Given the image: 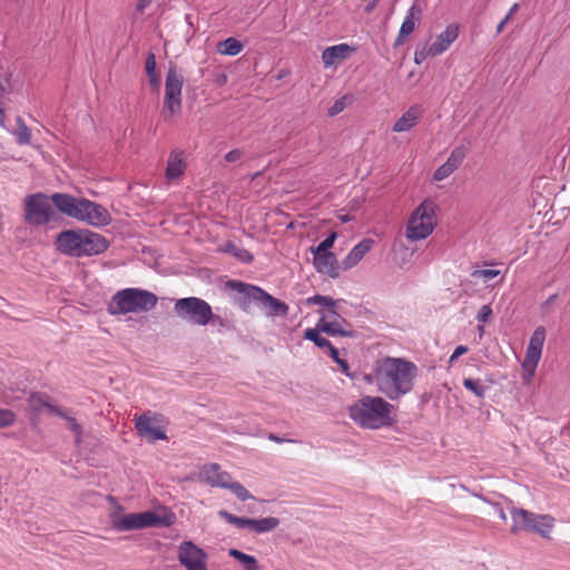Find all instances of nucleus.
Masks as SVG:
<instances>
[{
	"label": "nucleus",
	"instance_id": "f257e3e1",
	"mask_svg": "<svg viewBox=\"0 0 570 570\" xmlns=\"http://www.w3.org/2000/svg\"><path fill=\"white\" fill-rule=\"evenodd\" d=\"M416 375L417 367L412 362L387 356L375 363L373 381L379 392L396 401L412 391Z\"/></svg>",
	"mask_w": 570,
	"mask_h": 570
},
{
	"label": "nucleus",
	"instance_id": "f03ea898",
	"mask_svg": "<svg viewBox=\"0 0 570 570\" xmlns=\"http://www.w3.org/2000/svg\"><path fill=\"white\" fill-rule=\"evenodd\" d=\"M394 406L381 396L365 395L347 409L350 419L360 428L379 430L393 424Z\"/></svg>",
	"mask_w": 570,
	"mask_h": 570
},
{
	"label": "nucleus",
	"instance_id": "7ed1b4c3",
	"mask_svg": "<svg viewBox=\"0 0 570 570\" xmlns=\"http://www.w3.org/2000/svg\"><path fill=\"white\" fill-rule=\"evenodd\" d=\"M52 200L61 214L88 225L104 227L111 222V216L104 206L87 198L55 193Z\"/></svg>",
	"mask_w": 570,
	"mask_h": 570
},
{
	"label": "nucleus",
	"instance_id": "20e7f679",
	"mask_svg": "<svg viewBox=\"0 0 570 570\" xmlns=\"http://www.w3.org/2000/svg\"><path fill=\"white\" fill-rule=\"evenodd\" d=\"M108 245L102 235L89 229L65 230L56 239L57 249L72 257L99 255Z\"/></svg>",
	"mask_w": 570,
	"mask_h": 570
},
{
	"label": "nucleus",
	"instance_id": "39448f33",
	"mask_svg": "<svg viewBox=\"0 0 570 570\" xmlns=\"http://www.w3.org/2000/svg\"><path fill=\"white\" fill-rule=\"evenodd\" d=\"M227 286L237 292L236 303L245 312H248L250 305L255 303L265 309L267 316H286L288 313V306L285 303L273 297L258 286L239 281H229Z\"/></svg>",
	"mask_w": 570,
	"mask_h": 570
},
{
	"label": "nucleus",
	"instance_id": "423d86ee",
	"mask_svg": "<svg viewBox=\"0 0 570 570\" xmlns=\"http://www.w3.org/2000/svg\"><path fill=\"white\" fill-rule=\"evenodd\" d=\"M158 302L157 296L146 289L125 288L118 291L108 305L111 315L144 313L153 309Z\"/></svg>",
	"mask_w": 570,
	"mask_h": 570
},
{
	"label": "nucleus",
	"instance_id": "0eeeda50",
	"mask_svg": "<svg viewBox=\"0 0 570 570\" xmlns=\"http://www.w3.org/2000/svg\"><path fill=\"white\" fill-rule=\"evenodd\" d=\"M436 210L438 205L432 199L423 200L407 219L406 238L412 242L428 238L438 224Z\"/></svg>",
	"mask_w": 570,
	"mask_h": 570
},
{
	"label": "nucleus",
	"instance_id": "6e6552de",
	"mask_svg": "<svg viewBox=\"0 0 570 570\" xmlns=\"http://www.w3.org/2000/svg\"><path fill=\"white\" fill-rule=\"evenodd\" d=\"M174 311L180 320L193 325L205 326L214 320L222 323V318L214 315L212 306L199 297L177 299Z\"/></svg>",
	"mask_w": 570,
	"mask_h": 570
},
{
	"label": "nucleus",
	"instance_id": "1a4fd4ad",
	"mask_svg": "<svg viewBox=\"0 0 570 570\" xmlns=\"http://www.w3.org/2000/svg\"><path fill=\"white\" fill-rule=\"evenodd\" d=\"M512 527L511 532L520 531L535 532L542 538H549L554 525V519L549 514H535L525 509L511 510Z\"/></svg>",
	"mask_w": 570,
	"mask_h": 570
},
{
	"label": "nucleus",
	"instance_id": "9d476101",
	"mask_svg": "<svg viewBox=\"0 0 570 570\" xmlns=\"http://www.w3.org/2000/svg\"><path fill=\"white\" fill-rule=\"evenodd\" d=\"M52 195L42 193L29 195L24 200V220L29 225L41 226L56 218Z\"/></svg>",
	"mask_w": 570,
	"mask_h": 570
},
{
	"label": "nucleus",
	"instance_id": "9b49d317",
	"mask_svg": "<svg viewBox=\"0 0 570 570\" xmlns=\"http://www.w3.org/2000/svg\"><path fill=\"white\" fill-rule=\"evenodd\" d=\"M184 78L175 66H170L166 76L165 98L163 116L166 120L180 114L181 111V90Z\"/></svg>",
	"mask_w": 570,
	"mask_h": 570
},
{
	"label": "nucleus",
	"instance_id": "f8f14e48",
	"mask_svg": "<svg viewBox=\"0 0 570 570\" xmlns=\"http://www.w3.org/2000/svg\"><path fill=\"white\" fill-rule=\"evenodd\" d=\"M159 523V517L151 511L129 514L115 513L111 515V525L118 531L144 529L158 525Z\"/></svg>",
	"mask_w": 570,
	"mask_h": 570
},
{
	"label": "nucleus",
	"instance_id": "ddd939ff",
	"mask_svg": "<svg viewBox=\"0 0 570 570\" xmlns=\"http://www.w3.org/2000/svg\"><path fill=\"white\" fill-rule=\"evenodd\" d=\"M207 553L191 541L178 547V560L186 570H207Z\"/></svg>",
	"mask_w": 570,
	"mask_h": 570
},
{
	"label": "nucleus",
	"instance_id": "4468645a",
	"mask_svg": "<svg viewBox=\"0 0 570 570\" xmlns=\"http://www.w3.org/2000/svg\"><path fill=\"white\" fill-rule=\"evenodd\" d=\"M348 327L350 325L347 322L336 312L335 308L322 312L321 318L317 322V328L332 336H352L353 332Z\"/></svg>",
	"mask_w": 570,
	"mask_h": 570
},
{
	"label": "nucleus",
	"instance_id": "2eb2a0df",
	"mask_svg": "<svg viewBox=\"0 0 570 570\" xmlns=\"http://www.w3.org/2000/svg\"><path fill=\"white\" fill-rule=\"evenodd\" d=\"M134 421L137 433L149 442L167 439L166 433L155 425L153 419L147 414L136 415Z\"/></svg>",
	"mask_w": 570,
	"mask_h": 570
},
{
	"label": "nucleus",
	"instance_id": "dca6fc26",
	"mask_svg": "<svg viewBox=\"0 0 570 570\" xmlns=\"http://www.w3.org/2000/svg\"><path fill=\"white\" fill-rule=\"evenodd\" d=\"M422 8L419 3H413L409 9L404 21L401 24L394 47L403 45L406 38L414 31L416 23L421 20Z\"/></svg>",
	"mask_w": 570,
	"mask_h": 570
},
{
	"label": "nucleus",
	"instance_id": "f3484780",
	"mask_svg": "<svg viewBox=\"0 0 570 570\" xmlns=\"http://www.w3.org/2000/svg\"><path fill=\"white\" fill-rule=\"evenodd\" d=\"M460 27L458 23L449 24L443 32H441L435 41L430 46V52L433 56H440L445 52L450 46L458 39Z\"/></svg>",
	"mask_w": 570,
	"mask_h": 570
},
{
	"label": "nucleus",
	"instance_id": "a211bd4d",
	"mask_svg": "<svg viewBox=\"0 0 570 570\" xmlns=\"http://www.w3.org/2000/svg\"><path fill=\"white\" fill-rule=\"evenodd\" d=\"M199 480L212 487L223 488L230 480V475L222 471L217 463H209L200 469Z\"/></svg>",
	"mask_w": 570,
	"mask_h": 570
},
{
	"label": "nucleus",
	"instance_id": "6ab92c4d",
	"mask_svg": "<svg viewBox=\"0 0 570 570\" xmlns=\"http://www.w3.org/2000/svg\"><path fill=\"white\" fill-rule=\"evenodd\" d=\"M374 240L365 238L355 245L347 256L343 259L342 264L344 269H350L356 266L362 258L372 249Z\"/></svg>",
	"mask_w": 570,
	"mask_h": 570
},
{
	"label": "nucleus",
	"instance_id": "aec40b11",
	"mask_svg": "<svg viewBox=\"0 0 570 570\" xmlns=\"http://www.w3.org/2000/svg\"><path fill=\"white\" fill-rule=\"evenodd\" d=\"M314 264L318 272L327 274L332 278L338 277L337 259L333 253H313Z\"/></svg>",
	"mask_w": 570,
	"mask_h": 570
},
{
	"label": "nucleus",
	"instance_id": "412c9836",
	"mask_svg": "<svg viewBox=\"0 0 570 570\" xmlns=\"http://www.w3.org/2000/svg\"><path fill=\"white\" fill-rule=\"evenodd\" d=\"M421 117L422 108L412 106L395 121L392 129L395 132L409 131L416 126Z\"/></svg>",
	"mask_w": 570,
	"mask_h": 570
},
{
	"label": "nucleus",
	"instance_id": "4be33fe9",
	"mask_svg": "<svg viewBox=\"0 0 570 570\" xmlns=\"http://www.w3.org/2000/svg\"><path fill=\"white\" fill-rule=\"evenodd\" d=\"M542 352L534 348H527L524 361L522 362V380L524 383H530L534 376L535 368L541 358Z\"/></svg>",
	"mask_w": 570,
	"mask_h": 570
},
{
	"label": "nucleus",
	"instance_id": "5701e85b",
	"mask_svg": "<svg viewBox=\"0 0 570 570\" xmlns=\"http://www.w3.org/2000/svg\"><path fill=\"white\" fill-rule=\"evenodd\" d=\"M185 167L183 153L179 150L171 151L167 161L166 178L168 180L177 179L184 174Z\"/></svg>",
	"mask_w": 570,
	"mask_h": 570
},
{
	"label": "nucleus",
	"instance_id": "b1692460",
	"mask_svg": "<svg viewBox=\"0 0 570 570\" xmlns=\"http://www.w3.org/2000/svg\"><path fill=\"white\" fill-rule=\"evenodd\" d=\"M351 48L346 43H341L326 48L322 53V60L325 67H331L337 61H341L347 57Z\"/></svg>",
	"mask_w": 570,
	"mask_h": 570
},
{
	"label": "nucleus",
	"instance_id": "393cba45",
	"mask_svg": "<svg viewBox=\"0 0 570 570\" xmlns=\"http://www.w3.org/2000/svg\"><path fill=\"white\" fill-rule=\"evenodd\" d=\"M29 402L30 406L36 412H41L42 410L47 409L50 413L55 415L65 416V412L60 407L51 404L49 402V397L45 394H32L30 396Z\"/></svg>",
	"mask_w": 570,
	"mask_h": 570
},
{
	"label": "nucleus",
	"instance_id": "a878e982",
	"mask_svg": "<svg viewBox=\"0 0 570 570\" xmlns=\"http://www.w3.org/2000/svg\"><path fill=\"white\" fill-rule=\"evenodd\" d=\"M219 515L226 522L236 525L238 529H248L256 533V519L236 517L225 510L219 511Z\"/></svg>",
	"mask_w": 570,
	"mask_h": 570
},
{
	"label": "nucleus",
	"instance_id": "bb28decb",
	"mask_svg": "<svg viewBox=\"0 0 570 570\" xmlns=\"http://www.w3.org/2000/svg\"><path fill=\"white\" fill-rule=\"evenodd\" d=\"M243 43L236 38H227L217 45V51L224 56H236L243 50Z\"/></svg>",
	"mask_w": 570,
	"mask_h": 570
},
{
	"label": "nucleus",
	"instance_id": "cd10ccee",
	"mask_svg": "<svg viewBox=\"0 0 570 570\" xmlns=\"http://www.w3.org/2000/svg\"><path fill=\"white\" fill-rule=\"evenodd\" d=\"M468 154V147L465 146H458L455 147L445 164L451 168V170L454 173L463 163L464 158Z\"/></svg>",
	"mask_w": 570,
	"mask_h": 570
},
{
	"label": "nucleus",
	"instance_id": "c85d7f7f",
	"mask_svg": "<svg viewBox=\"0 0 570 570\" xmlns=\"http://www.w3.org/2000/svg\"><path fill=\"white\" fill-rule=\"evenodd\" d=\"M468 154V147L465 146H458L455 147L445 164L451 168V170L454 173L463 163L464 158Z\"/></svg>",
	"mask_w": 570,
	"mask_h": 570
},
{
	"label": "nucleus",
	"instance_id": "c756f323",
	"mask_svg": "<svg viewBox=\"0 0 570 570\" xmlns=\"http://www.w3.org/2000/svg\"><path fill=\"white\" fill-rule=\"evenodd\" d=\"M468 154V147L465 146H458L455 147L445 164L451 168V170L454 173L463 163L464 158Z\"/></svg>",
	"mask_w": 570,
	"mask_h": 570
},
{
	"label": "nucleus",
	"instance_id": "7c9ffc66",
	"mask_svg": "<svg viewBox=\"0 0 570 570\" xmlns=\"http://www.w3.org/2000/svg\"><path fill=\"white\" fill-rule=\"evenodd\" d=\"M468 154V147L465 146H458L455 147L445 164L451 168V170L454 173L463 163L464 158Z\"/></svg>",
	"mask_w": 570,
	"mask_h": 570
},
{
	"label": "nucleus",
	"instance_id": "2f4dec72",
	"mask_svg": "<svg viewBox=\"0 0 570 570\" xmlns=\"http://www.w3.org/2000/svg\"><path fill=\"white\" fill-rule=\"evenodd\" d=\"M16 120L17 129L13 131V135L16 136L17 142L20 145L29 144L31 139L30 129L27 127L21 117H17Z\"/></svg>",
	"mask_w": 570,
	"mask_h": 570
},
{
	"label": "nucleus",
	"instance_id": "473e14b6",
	"mask_svg": "<svg viewBox=\"0 0 570 570\" xmlns=\"http://www.w3.org/2000/svg\"><path fill=\"white\" fill-rule=\"evenodd\" d=\"M279 525V520L274 517L256 519V533H266L275 530Z\"/></svg>",
	"mask_w": 570,
	"mask_h": 570
},
{
	"label": "nucleus",
	"instance_id": "72a5a7b5",
	"mask_svg": "<svg viewBox=\"0 0 570 570\" xmlns=\"http://www.w3.org/2000/svg\"><path fill=\"white\" fill-rule=\"evenodd\" d=\"M318 332L321 331L317 328V326L315 328H306L304 332V337L314 342L318 347L326 348L330 346L331 342L327 338L321 336Z\"/></svg>",
	"mask_w": 570,
	"mask_h": 570
},
{
	"label": "nucleus",
	"instance_id": "f704fd0d",
	"mask_svg": "<svg viewBox=\"0 0 570 570\" xmlns=\"http://www.w3.org/2000/svg\"><path fill=\"white\" fill-rule=\"evenodd\" d=\"M544 341H546V328L543 326H538L534 330V332L530 338L528 347L539 350L542 352Z\"/></svg>",
	"mask_w": 570,
	"mask_h": 570
},
{
	"label": "nucleus",
	"instance_id": "c9c22d12",
	"mask_svg": "<svg viewBox=\"0 0 570 570\" xmlns=\"http://www.w3.org/2000/svg\"><path fill=\"white\" fill-rule=\"evenodd\" d=\"M223 488L229 489L239 500L246 501L252 499V494L248 490L239 482H232L230 480Z\"/></svg>",
	"mask_w": 570,
	"mask_h": 570
},
{
	"label": "nucleus",
	"instance_id": "e433bc0d",
	"mask_svg": "<svg viewBox=\"0 0 570 570\" xmlns=\"http://www.w3.org/2000/svg\"><path fill=\"white\" fill-rule=\"evenodd\" d=\"M463 386L475 394L478 397H484L485 387L481 384L480 380L464 379Z\"/></svg>",
	"mask_w": 570,
	"mask_h": 570
},
{
	"label": "nucleus",
	"instance_id": "4c0bfd02",
	"mask_svg": "<svg viewBox=\"0 0 570 570\" xmlns=\"http://www.w3.org/2000/svg\"><path fill=\"white\" fill-rule=\"evenodd\" d=\"M352 102V97L348 96V95H345L343 97H341L340 99H337L333 106L328 109V115L330 116H336L338 115L340 112H342L348 104Z\"/></svg>",
	"mask_w": 570,
	"mask_h": 570
},
{
	"label": "nucleus",
	"instance_id": "58836bf2",
	"mask_svg": "<svg viewBox=\"0 0 570 570\" xmlns=\"http://www.w3.org/2000/svg\"><path fill=\"white\" fill-rule=\"evenodd\" d=\"M307 304H320L327 307V309H334L336 307V302L332 297L323 295L308 297Z\"/></svg>",
	"mask_w": 570,
	"mask_h": 570
},
{
	"label": "nucleus",
	"instance_id": "ea45409f",
	"mask_svg": "<svg viewBox=\"0 0 570 570\" xmlns=\"http://www.w3.org/2000/svg\"><path fill=\"white\" fill-rule=\"evenodd\" d=\"M228 554L236 559L237 561L242 562L244 564V568L257 561L255 557L246 554L237 549H230L228 551Z\"/></svg>",
	"mask_w": 570,
	"mask_h": 570
},
{
	"label": "nucleus",
	"instance_id": "a19ab883",
	"mask_svg": "<svg viewBox=\"0 0 570 570\" xmlns=\"http://www.w3.org/2000/svg\"><path fill=\"white\" fill-rule=\"evenodd\" d=\"M146 72L150 79L151 83H157V75H156V57L154 53H149L146 59Z\"/></svg>",
	"mask_w": 570,
	"mask_h": 570
},
{
	"label": "nucleus",
	"instance_id": "79ce46f5",
	"mask_svg": "<svg viewBox=\"0 0 570 570\" xmlns=\"http://www.w3.org/2000/svg\"><path fill=\"white\" fill-rule=\"evenodd\" d=\"M16 422V414L9 409H0V429L11 426Z\"/></svg>",
	"mask_w": 570,
	"mask_h": 570
},
{
	"label": "nucleus",
	"instance_id": "37998d69",
	"mask_svg": "<svg viewBox=\"0 0 570 570\" xmlns=\"http://www.w3.org/2000/svg\"><path fill=\"white\" fill-rule=\"evenodd\" d=\"M68 425H69V429L75 433L76 435V443H80L81 442V435H82V428L81 425L77 422V420L72 416H69L67 415V413L65 412V416H62Z\"/></svg>",
	"mask_w": 570,
	"mask_h": 570
},
{
	"label": "nucleus",
	"instance_id": "c03bdc74",
	"mask_svg": "<svg viewBox=\"0 0 570 570\" xmlns=\"http://www.w3.org/2000/svg\"><path fill=\"white\" fill-rule=\"evenodd\" d=\"M429 57H434L430 52V46L423 45V46L416 47L415 52H414V62L416 65H421Z\"/></svg>",
	"mask_w": 570,
	"mask_h": 570
},
{
	"label": "nucleus",
	"instance_id": "a18cd8bd",
	"mask_svg": "<svg viewBox=\"0 0 570 570\" xmlns=\"http://www.w3.org/2000/svg\"><path fill=\"white\" fill-rule=\"evenodd\" d=\"M336 237V233H331L315 249H313V253H330L328 249L333 246Z\"/></svg>",
	"mask_w": 570,
	"mask_h": 570
},
{
	"label": "nucleus",
	"instance_id": "49530a36",
	"mask_svg": "<svg viewBox=\"0 0 570 570\" xmlns=\"http://www.w3.org/2000/svg\"><path fill=\"white\" fill-rule=\"evenodd\" d=\"M499 274L500 272L498 269H476L472 273V276L489 281L497 277Z\"/></svg>",
	"mask_w": 570,
	"mask_h": 570
},
{
	"label": "nucleus",
	"instance_id": "de8ad7c7",
	"mask_svg": "<svg viewBox=\"0 0 570 570\" xmlns=\"http://www.w3.org/2000/svg\"><path fill=\"white\" fill-rule=\"evenodd\" d=\"M452 174H453V171L451 170V168L444 163L439 168H436V170L433 174V179L436 181H441V180H444L445 178H448Z\"/></svg>",
	"mask_w": 570,
	"mask_h": 570
},
{
	"label": "nucleus",
	"instance_id": "09e8293b",
	"mask_svg": "<svg viewBox=\"0 0 570 570\" xmlns=\"http://www.w3.org/2000/svg\"><path fill=\"white\" fill-rule=\"evenodd\" d=\"M558 294L550 295L540 306L543 315H548L550 313L551 306L557 302Z\"/></svg>",
	"mask_w": 570,
	"mask_h": 570
},
{
	"label": "nucleus",
	"instance_id": "8fccbe9b",
	"mask_svg": "<svg viewBox=\"0 0 570 570\" xmlns=\"http://www.w3.org/2000/svg\"><path fill=\"white\" fill-rule=\"evenodd\" d=\"M491 315L492 308L489 305H483L476 315V320L481 323H487Z\"/></svg>",
	"mask_w": 570,
	"mask_h": 570
},
{
	"label": "nucleus",
	"instance_id": "3c124183",
	"mask_svg": "<svg viewBox=\"0 0 570 570\" xmlns=\"http://www.w3.org/2000/svg\"><path fill=\"white\" fill-rule=\"evenodd\" d=\"M242 156H243L242 150L233 149L225 155V159L228 163H235V161L239 160L242 158Z\"/></svg>",
	"mask_w": 570,
	"mask_h": 570
},
{
	"label": "nucleus",
	"instance_id": "603ef678",
	"mask_svg": "<svg viewBox=\"0 0 570 570\" xmlns=\"http://www.w3.org/2000/svg\"><path fill=\"white\" fill-rule=\"evenodd\" d=\"M234 255L236 257H238L240 261L243 262H252L253 259V256L249 254V252H247L246 249H239L237 248L236 252H234Z\"/></svg>",
	"mask_w": 570,
	"mask_h": 570
},
{
	"label": "nucleus",
	"instance_id": "864d4df0",
	"mask_svg": "<svg viewBox=\"0 0 570 570\" xmlns=\"http://www.w3.org/2000/svg\"><path fill=\"white\" fill-rule=\"evenodd\" d=\"M469 351V348L465 345H459L452 353L450 357V363L454 362L459 356L465 354Z\"/></svg>",
	"mask_w": 570,
	"mask_h": 570
},
{
	"label": "nucleus",
	"instance_id": "5fc2aeb1",
	"mask_svg": "<svg viewBox=\"0 0 570 570\" xmlns=\"http://www.w3.org/2000/svg\"><path fill=\"white\" fill-rule=\"evenodd\" d=\"M326 348L328 350L330 356L337 363V360H341L338 351L332 345V343Z\"/></svg>",
	"mask_w": 570,
	"mask_h": 570
},
{
	"label": "nucleus",
	"instance_id": "6e6d98bb",
	"mask_svg": "<svg viewBox=\"0 0 570 570\" xmlns=\"http://www.w3.org/2000/svg\"><path fill=\"white\" fill-rule=\"evenodd\" d=\"M268 439L276 443L295 442L294 440H286V439L279 438L278 435H276L274 433H269Z\"/></svg>",
	"mask_w": 570,
	"mask_h": 570
},
{
	"label": "nucleus",
	"instance_id": "4d7b16f0",
	"mask_svg": "<svg viewBox=\"0 0 570 570\" xmlns=\"http://www.w3.org/2000/svg\"><path fill=\"white\" fill-rule=\"evenodd\" d=\"M493 507H494V509H495V512H497L498 517H499L502 521H507V514H505V512H504L503 508H502L500 504H498V503H497V504H494Z\"/></svg>",
	"mask_w": 570,
	"mask_h": 570
},
{
	"label": "nucleus",
	"instance_id": "13d9d810",
	"mask_svg": "<svg viewBox=\"0 0 570 570\" xmlns=\"http://www.w3.org/2000/svg\"><path fill=\"white\" fill-rule=\"evenodd\" d=\"M518 10H519V4H518V3H514V4L510 8V10H509L508 14L504 17V20L509 22V21L511 20L512 16H513Z\"/></svg>",
	"mask_w": 570,
	"mask_h": 570
},
{
	"label": "nucleus",
	"instance_id": "bf43d9fd",
	"mask_svg": "<svg viewBox=\"0 0 570 570\" xmlns=\"http://www.w3.org/2000/svg\"><path fill=\"white\" fill-rule=\"evenodd\" d=\"M337 364L340 365L342 372L345 373L346 375H348L350 365H348L347 361L341 358V360H337Z\"/></svg>",
	"mask_w": 570,
	"mask_h": 570
},
{
	"label": "nucleus",
	"instance_id": "052dcab7",
	"mask_svg": "<svg viewBox=\"0 0 570 570\" xmlns=\"http://www.w3.org/2000/svg\"><path fill=\"white\" fill-rule=\"evenodd\" d=\"M153 0H138L137 9L142 11L145 8H147Z\"/></svg>",
	"mask_w": 570,
	"mask_h": 570
},
{
	"label": "nucleus",
	"instance_id": "680f3d73",
	"mask_svg": "<svg viewBox=\"0 0 570 570\" xmlns=\"http://www.w3.org/2000/svg\"><path fill=\"white\" fill-rule=\"evenodd\" d=\"M379 3V0H370L368 3L365 6V11L366 12H371L375 9V7L377 6Z\"/></svg>",
	"mask_w": 570,
	"mask_h": 570
},
{
	"label": "nucleus",
	"instance_id": "e2e57ef3",
	"mask_svg": "<svg viewBox=\"0 0 570 570\" xmlns=\"http://www.w3.org/2000/svg\"><path fill=\"white\" fill-rule=\"evenodd\" d=\"M225 250L234 254V252L237 250V247L233 243H228L226 244Z\"/></svg>",
	"mask_w": 570,
	"mask_h": 570
},
{
	"label": "nucleus",
	"instance_id": "0e129e2a",
	"mask_svg": "<svg viewBox=\"0 0 570 570\" xmlns=\"http://www.w3.org/2000/svg\"><path fill=\"white\" fill-rule=\"evenodd\" d=\"M508 23V21H505L504 19L498 24L497 27V33H501L505 27V24Z\"/></svg>",
	"mask_w": 570,
	"mask_h": 570
},
{
	"label": "nucleus",
	"instance_id": "69168bd1",
	"mask_svg": "<svg viewBox=\"0 0 570 570\" xmlns=\"http://www.w3.org/2000/svg\"><path fill=\"white\" fill-rule=\"evenodd\" d=\"M244 570H259L258 562L255 561V563H252V564L245 567Z\"/></svg>",
	"mask_w": 570,
	"mask_h": 570
},
{
	"label": "nucleus",
	"instance_id": "338daca9",
	"mask_svg": "<svg viewBox=\"0 0 570 570\" xmlns=\"http://www.w3.org/2000/svg\"><path fill=\"white\" fill-rule=\"evenodd\" d=\"M0 126L4 127V110L0 108Z\"/></svg>",
	"mask_w": 570,
	"mask_h": 570
}]
</instances>
